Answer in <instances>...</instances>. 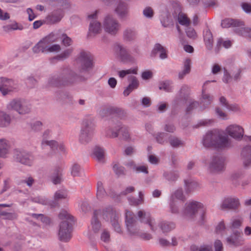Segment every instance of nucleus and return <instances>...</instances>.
<instances>
[{
	"instance_id": "1",
	"label": "nucleus",
	"mask_w": 251,
	"mask_h": 251,
	"mask_svg": "<svg viewBox=\"0 0 251 251\" xmlns=\"http://www.w3.org/2000/svg\"><path fill=\"white\" fill-rule=\"evenodd\" d=\"M186 198L181 189L176 190L172 195L170 208L173 213H180L188 219H193L199 217L200 222L202 224L205 219V208L203 205L198 201H192L186 203L185 207L179 210Z\"/></svg>"
},
{
	"instance_id": "2",
	"label": "nucleus",
	"mask_w": 251,
	"mask_h": 251,
	"mask_svg": "<svg viewBox=\"0 0 251 251\" xmlns=\"http://www.w3.org/2000/svg\"><path fill=\"white\" fill-rule=\"evenodd\" d=\"M202 144L206 148L223 149L229 146L228 137L217 130L208 131L203 136Z\"/></svg>"
},
{
	"instance_id": "3",
	"label": "nucleus",
	"mask_w": 251,
	"mask_h": 251,
	"mask_svg": "<svg viewBox=\"0 0 251 251\" xmlns=\"http://www.w3.org/2000/svg\"><path fill=\"white\" fill-rule=\"evenodd\" d=\"M58 216L62 220L58 231L59 239L61 241L68 242L72 237L74 217L65 210H61Z\"/></svg>"
},
{
	"instance_id": "4",
	"label": "nucleus",
	"mask_w": 251,
	"mask_h": 251,
	"mask_svg": "<svg viewBox=\"0 0 251 251\" xmlns=\"http://www.w3.org/2000/svg\"><path fill=\"white\" fill-rule=\"evenodd\" d=\"M64 74L59 78L54 76L50 78V85L56 87L65 86L73 83L77 79V76L72 71H66Z\"/></svg>"
},
{
	"instance_id": "5",
	"label": "nucleus",
	"mask_w": 251,
	"mask_h": 251,
	"mask_svg": "<svg viewBox=\"0 0 251 251\" xmlns=\"http://www.w3.org/2000/svg\"><path fill=\"white\" fill-rule=\"evenodd\" d=\"M126 223L127 229L131 234L138 235L145 240H149L151 238V235L150 234L146 233H140L138 231H137L135 216L130 211H126Z\"/></svg>"
},
{
	"instance_id": "6",
	"label": "nucleus",
	"mask_w": 251,
	"mask_h": 251,
	"mask_svg": "<svg viewBox=\"0 0 251 251\" xmlns=\"http://www.w3.org/2000/svg\"><path fill=\"white\" fill-rule=\"evenodd\" d=\"M102 218L106 221H110L114 230L117 232H121L122 229L118 222V214L112 206H108L103 209Z\"/></svg>"
},
{
	"instance_id": "7",
	"label": "nucleus",
	"mask_w": 251,
	"mask_h": 251,
	"mask_svg": "<svg viewBox=\"0 0 251 251\" xmlns=\"http://www.w3.org/2000/svg\"><path fill=\"white\" fill-rule=\"evenodd\" d=\"M6 107L7 110L16 111L21 115L28 113L31 109L30 105L27 102L16 99L10 101L7 104Z\"/></svg>"
},
{
	"instance_id": "8",
	"label": "nucleus",
	"mask_w": 251,
	"mask_h": 251,
	"mask_svg": "<svg viewBox=\"0 0 251 251\" xmlns=\"http://www.w3.org/2000/svg\"><path fill=\"white\" fill-rule=\"evenodd\" d=\"M92 61L93 58L89 53L85 51L81 52L79 57L76 60L80 72L87 71L91 69L93 66Z\"/></svg>"
},
{
	"instance_id": "9",
	"label": "nucleus",
	"mask_w": 251,
	"mask_h": 251,
	"mask_svg": "<svg viewBox=\"0 0 251 251\" xmlns=\"http://www.w3.org/2000/svg\"><path fill=\"white\" fill-rule=\"evenodd\" d=\"M94 125L90 121L83 122L79 140L82 143L88 142L92 137Z\"/></svg>"
},
{
	"instance_id": "10",
	"label": "nucleus",
	"mask_w": 251,
	"mask_h": 251,
	"mask_svg": "<svg viewBox=\"0 0 251 251\" xmlns=\"http://www.w3.org/2000/svg\"><path fill=\"white\" fill-rule=\"evenodd\" d=\"M103 27L106 32L112 35H115L119 30L120 25L118 22L112 17L107 16L104 19Z\"/></svg>"
},
{
	"instance_id": "11",
	"label": "nucleus",
	"mask_w": 251,
	"mask_h": 251,
	"mask_svg": "<svg viewBox=\"0 0 251 251\" xmlns=\"http://www.w3.org/2000/svg\"><path fill=\"white\" fill-rule=\"evenodd\" d=\"M225 166V159L220 154L214 155L209 165V169L212 172L223 171Z\"/></svg>"
},
{
	"instance_id": "12",
	"label": "nucleus",
	"mask_w": 251,
	"mask_h": 251,
	"mask_svg": "<svg viewBox=\"0 0 251 251\" xmlns=\"http://www.w3.org/2000/svg\"><path fill=\"white\" fill-rule=\"evenodd\" d=\"M14 156L18 161L23 164L31 166L33 163V156L24 151L15 150L14 151Z\"/></svg>"
},
{
	"instance_id": "13",
	"label": "nucleus",
	"mask_w": 251,
	"mask_h": 251,
	"mask_svg": "<svg viewBox=\"0 0 251 251\" xmlns=\"http://www.w3.org/2000/svg\"><path fill=\"white\" fill-rule=\"evenodd\" d=\"M226 242L230 245L239 246L244 244V239L242 232L238 230H236L233 231L231 236L227 238Z\"/></svg>"
},
{
	"instance_id": "14",
	"label": "nucleus",
	"mask_w": 251,
	"mask_h": 251,
	"mask_svg": "<svg viewBox=\"0 0 251 251\" xmlns=\"http://www.w3.org/2000/svg\"><path fill=\"white\" fill-rule=\"evenodd\" d=\"M226 131L229 135L236 139H240L244 135L243 128L236 125H230L226 127Z\"/></svg>"
},
{
	"instance_id": "15",
	"label": "nucleus",
	"mask_w": 251,
	"mask_h": 251,
	"mask_svg": "<svg viewBox=\"0 0 251 251\" xmlns=\"http://www.w3.org/2000/svg\"><path fill=\"white\" fill-rule=\"evenodd\" d=\"M50 133V131L49 130L46 131L43 135L44 139L42 143V148H44L45 146H49L50 148L53 150L55 149L60 151H64L65 150V147L64 145L62 143L58 144L57 142L55 141H48L45 140V139L47 137V135H48Z\"/></svg>"
},
{
	"instance_id": "16",
	"label": "nucleus",
	"mask_w": 251,
	"mask_h": 251,
	"mask_svg": "<svg viewBox=\"0 0 251 251\" xmlns=\"http://www.w3.org/2000/svg\"><path fill=\"white\" fill-rule=\"evenodd\" d=\"M59 36H60L59 34L51 33L39 42V43H41L40 45L41 46L42 49L43 50V52H48L49 45L53 42L58 41Z\"/></svg>"
},
{
	"instance_id": "17",
	"label": "nucleus",
	"mask_w": 251,
	"mask_h": 251,
	"mask_svg": "<svg viewBox=\"0 0 251 251\" xmlns=\"http://www.w3.org/2000/svg\"><path fill=\"white\" fill-rule=\"evenodd\" d=\"M13 81L6 78H0V91L3 95L7 94L13 89Z\"/></svg>"
},
{
	"instance_id": "18",
	"label": "nucleus",
	"mask_w": 251,
	"mask_h": 251,
	"mask_svg": "<svg viewBox=\"0 0 251 251\" xmlns=\"http://www.w3.org/2000/svg\"><path fill=\"white\" fill-rule=\"evenodd\" d=\"M64 16L62 9H59L53 11L46 17V22L50 24L59 22Z\"/></svg>"
},
{
	"instance_id": "19",
	"label": "nucleus",
	"mask_w": 251,
	"mask_h": 251,
	"mask_svg": "<svg viewBox=\"0 0 251 251\" xmlns=\"http://www.w3.org/2000/svg\"><path fill=\"white\" fill-rule=\"evenodd\" d=\"M240 205L239 200L235 198H228L225 199L221 207L222 209H235Z\"/></svg>"
},
{
	"instance_id": "20",
	"label": "nucleus",
	"mask_w": 251,
	"mask_h": 251,
	"mask_svg": "<svg viewBox=\"0 0 251 251\" xmlns=\"http://www.w3.org/2000/svg\"><path fill=\"white\" fill-rule=\"evenodd\" d=\"M138 217L142 223L148 224L152 230H155L156 227L154 225L153 220L151 218L149 213H147L143 210H140L138 212Z\"/></svg>"
},
{
	"instance_id": "21",
	"label": "nucleus",
	"mask_w": 251,
	"mask_h": 251,
	"mask_svg": "<svg viewBox=\"0 0 251 251\" xmlns=\"http://www.w3.org/2000/svg\"><path fill=\"white\" fill-rule=\"evenodd\" d=\"M11 144L10 142L5 138L0 139V157L5 158L10 152Z\"/></svg>"
},
{
	"instance_id": "22",
	"label": "nucleus",
	"mask_w": 251,
	"mask_h": 251,
	"mask_svg": "<svg viewBox=\"0 0 251 251\" xmlns=\"http://www.w3.org/2000/svg\"><path fill=\"white\" fill-rule=\"evenodd\" d=\"M249 140L251 142V136L249 137ZM241 156L245 166L247 167L251 164V146H247L243 148Z\"/></svg>"
},
{
	"instance_id": "23",
	"label": "nucleus",
	"mask_w": 251,
	"mask_h": 251,
	"mask_svg": "<svg viewBox=\"0 0 251 251\" xmlns=\"http://www.w3.org/2000/svg\"><path fill=\"white\" fill-rule=\"evenodd\" d=\"M103 210H96L94 212V216L92 220L91 225L92 229L95 232H98L100 227V224L98 220V217L100 216L102 218Z\"/></svg>"
},
{
	"instance_id": "24",
	"label": "nucleus",
	"mask_w": 251,
	"mask_h": 251,
	"mask_svg": "<svg viewBox=\"0 0 251 251\" xmlns=\"http://www.w3.org/2000/svg\"><path fill=\"white\" fill-rule=\"evenodd\" d=\"M101 30V24L100 23L95 21H91L90 24L88 37L95 36L100 33Z\"/></svg>"
},
{
	"instance_id": "25",
	"label": "nucleus",
	"mask_w": 251,
	"mask_h": 251,
	"mask_svg": "<svg viewBox=\"0 0 251 251\" xmlns=\"http://www.w3.org/2000/svg\"><path fill=\"white\" fill-rule=\"evenodd\" d=\"M221 25L224 28H228L231 26L240 27L244 25L243 22L232 19H226L222 21Z\"/></svg>"
},
{
	"instance_id": "26",
	"label": "nucleus",
	"mask_w": 251,
	"mask_h": 251,
	"mask_svg": "<svg viewBox=\"0 0 251 251\" xmlns=\"http://www.w3.org/2000/svg\"><path fill=\"white\" fill-rule=\"evenodd\" d=\"M203 38L205 46L207 49L211 50L213 47V36L209 29L204 31Z\"/></svg>"
},
{
	"instance_id": "27",
	"label": "nucleus",
	"mask_w": 251,
	"mask_h": 251,
	"mask_svg": "<svg viewBox=\"0 0 251 251\" xmlns=\"http://www.w3.org/2000/svg\"><path fill=\"white\" fill-rule=\"evenodd\" d=\"M243 222V218L242 217L238 216L233 218L229 228L233 231L235 229H239L242 226Z\"/></svg>"
},
{
	"instance_id": "28",
	"label": "nucleus",
	"mask_w": 251,
	"mask_h": 251,
	"mask_svg": "<svg viewBox=\"0 0 251 251\" xmlns=\"http://www.w3.org/2000/svg\"><path fill=\"white\" fill-rule=\"evenodd\" d=\"M11 118L6 112L0 111V127H6L9 125Z\"/></svg>"
},
{
	"instance_id": "29",
	"label": "nucleus",
	"mask_w": 251,
	"mask_h": 251,
	"mask_svg": "<svg viewBox=\"0 0 251 251\" xmlns=\"http://www.w3.org/2000/svg\"><path fill=\"white\" fill-rule=\"evenodd\" d=\"M121 110L116 107L111 106L106 109H103L100 111V115L102 117H106L113 114H119Z\"/></svg>"
},
{
	"instance_id": "30",
	"label": "nucleus",
	"mask_w": 251,
	"mask_h": 251,
	"mask_svg": "<svg viewBox=\"0 0 251 251\" xmlns=\"http://www.w3.org/2000/svg\"><path fill=\"white\" fill-rule=\"evenodd\" d=\"M153 51L155 54L159 53L161 59H163L167 57L166 50L159 44L155 45Z\"/></svg>"
},
{
	"instance_id": "31",
	"label": "nucleus",
	"mask_w": 251,
	"mask_h": 251,
	"mask_svg": "<svg viewBox=\"0 0 251 251\" xmlns=\"http://www.w3.org/2000/svg\"><path fill=\"white\" fill-rule=\"evenodd\" d=\"M160 20L162 25L164 27H168L170 25H173V20L171 16L167 13H164L161 14Z\"/></svg>"
},
{
	"instance_id": "32",
	"label": "nucleus",
	"mask_w": 251,
	"mask_h": 251,
	"mask_svg": "<svg viewBox=\"0 0 251 251\" xmlns=\"http://www.w3.org/2000/svg\"><path fill=\"white\" fill-rule=\"evenodd\" d=\"M2 28L3 30L6 32H8L11 30H22L23 28L22 25H19L15 21L3 26Z\"/></svg>"
},
{
	"instance_id": "33",
	"label": "nucleus",
	"mask_w": 251,
	"mask_h": 251,
	"mask_svg": "<svg viewBox=\"0 0 251 251\" xmlns=\"http://www.w3.org/2000/svg\"><path fill=\"white\" fill-rule=\"evenodd\" d=\"M97 197L100 200L107 197V194L103 188V184L100 181H99L97 183Z\"/></svg>"
},
{
	"instance_id": "34",
	"label": "nucleus",
	"mask_w": 251,
	"mask_h": 251,
	"mask_svg": "<svg viewBox=\"0 0 251 251\" xmlns=\"http://www.w3.org/2000/svg\"><path fill=\"white\" fill-rule=\"evenodd\" d=\"M53 34H59L60 36H58V41L59 39H61L62 43L65 46H69L72 45L73 41L69 37H68L66 34L62 33L61 32L58 31Z\"/></svg>"
},
{
	"instance_id": "35",
	"label": "nucleus",
	"mask_w": 251,
	"mask_h": 251,
	"mask_svg": "<svg viewBox=\"0 0 251 251\" xmlns=\"http://www.w3.org/2000/svg\"><path fill=\"white\" fill-rule=\"evenodd\" d=\"M115 11L120 16L123 17L127 14L128 8L125 3L120 2L116 8Z\"/></svg>"
},
{
	"instance_id": "36",
	"label": "nucleus",
	"mask_w": 251,
	"mask_h": 251,
	"mask_svg": "<svg viewBox=\"0 0 251 251\" xmlns=\"http://www.w3.org/2000/svg\"><path fill=\"white\" fill-rule=\"evenodd\" d=\"M191 60L190 59H186L184 63V69L182 72H180L178 75L179 78L182 79L184 76L190 72Z\"/></svg>"
},
{
	"instance_id": "37",
	"label": "nucleus",
	"mask_w": 251,
	"mask_h": 251,
	"mask_svg": "<svg viewBox=\"0 0 251 251\" xmlns=\"http://www.w3.org/2000/svg\"><path fill=\"white\" fill-rule=\"evenodd\" d=\"M93 154L98 161H102L104 158V151L102 148L96 147L94 149Z\"/></svg>"
},
{
	"instance_id": "38",
	"label": "nucleus",
	"mask_w": 251,
	"mask_h": 251,
	"mask_svg": "<svg viewBox=\"0 0 251 251\" xmlns=\"http://www.w3.org/2000/svg\"><path fill=\"white\" fill-rule=\"evenodd\" d=\"M185 185V191L187 193H189L195 189L198 186V183L191 180H185L184 181Z\"/></svg>"
},
{
	"instance_id": "39",
	"label": "nucleus",
	"mask_w": 251,
	"mask_h": 251,
	"mask_svg": "<svg viewBox=\"0 0 251 251\" xmlns=\"http://www.w3.org/2000/svg\"><path fill=\"white\" fill-rule=\"evenodd\" d=\"M177 20L179 24L186 26H188L190 23V21L187 16L181 12L178 14Z\"/></svg>"
},
{
	"instance_id": "40",
	"label": "nucleus",
	"mask_w": 251,
	"mask_h": 251,
	"mask_svg": "<svg viewBox=\"0 0 251 251\" xmlns=\"http://www.w3.org/2000/svg\"><path fill=\"white\" fill-rule=\"evenodd\" d=\"M175 225L174 223L164 222L161 223L160 228L163 232H168L175 228Z\"/></svg>"
},
{
	"instance_id": "41",
	"label": "nucleus",
	"mask_w": 251,
	"mask_h": 251,
	"mask_svg": "<svg viewBox=\"0 0 251 251\" xmlns=\"http://www.w3.org/2000/svg\"><path fill=\"white\" fill-rule=\"evenodd\" d=\"M73 51V48H69L65 50L60 54L57 55L54 59L57 60H64L68 58Z\"/></svg>"
},
{
	"instance_id": "42",
	"label": "nucleus",
	"mask_w": 251,
	"mask_h": 251,
	"mask_svg": "<svg viewBox=\"0 0 251 251\" xmlns=\"http://www.w3.org/2000/svg\"><path fill=\"white\" fill-rule=\"evenodd\" d=\"M117 50L119 51V54L121 56V59L123 61H126L128 59L129 55H128L126 50L121 45H118L117 46Z\"/></svg>"
},
{
	"instance_id": "43",
	"label": "nucleus",
	"mask_w": 251,
	"mask_h": 251,
	"mask_svg": "<svg viewBox=\"0 0 251 251\" xmlns=\"http://www.w3.org/2000/svg\"><path fill=\"white\" fill-rule=\"evenodd\" d=\"M136 38V32L132 29H127L124 32V38L127 41H132Z\"/></svg>"
},
{
	"instance_id": "44",
	"label": "nucleus",
	"mask_w": 251,
	"mask_h": 251,
	"mask_svg": "<svg viewBox=\"0 0 251 251\" xmlns=\"http://www.w3.org/2000/svg\"><path fill=\"white\" fill-rule=\"evenodd\" d=\"M236 32L239 35H241L248 38H251V28L241 27L240 28L236 29Z\"/></svg>"
},
{
	"instance_id": "45",
	"label": "nucleus",
	"mask_w": 251,
	"mask_h": 251,
	"mask_svg": "<svg viewBox=\"0 0 251 251\" xmlns=\"http://www.w3.org/2000/svg\"><path fill=\"white\" fill-rule=\"evenodd\" d=\"M62 171V169L61 168H59L55 170L54 175L52 176V182L54 184H56L61 182Z\"/></svg>"
},
{
	"instance_id": "46",
	"label": "nucleus",
	"mask_w": 251,
	"mask_h": 251,
	"mask_svg": "<svg viewBox=\"0 0 251 251\" xmlns=\"http://www.w3.org/2000/svg\"><path fill=\"white\" fill-rule=\"evenodd\" d=\"M68 198V193L66 190H59L54 194L55 201H59Z\"/></svg>"
},
{
	"instance_id": "47",
	"label": "nucleus",
	"mask_w": 251,
	"mask_h": 251,
	"mask_svg": "<svg viewBox=\"0 0 251 251\" xmlns=\"http://www.w3.org/2000/svg\"><path fill=\"white\" fill-rule=\"evenodd\" d=\"M212 101V98L210 97L209 95L206 94L204 93V90L203 88L202 89V100H201V104L206 107L205 105H208L211 103Z\"/></svg>"
},
{
	"instance_id": "48",
	"label": "nucleus",
	"mask_w": 251,
	"mask_h": 251,
	"mask_svg": "<svg viewBox=\"0 0 251 251\" xmlns=\"http://www.w3.org/2000/svg\"><path fill=\"white\" fill-rule=\"evenodd\" d=\"M223 46L225 48H229L231 46V42L229 40L223 41L222 38H219L217 41L216 48L218 50L220 47Z\"/></svg>"
},
{
	"instance_id": "49",
	"label": "nucleus",
	"mask_w": 251,
	"mask_h": 251,
	"mask_svg": "<svg viewBox=\"0 0 251 251\" xmlns=\"http://www.w3.org/2000/svg\"><path fill=\"white\" fill-rule=\"evenodd\" d=\"M137 68L130 69L126 70H122L118 72V75L121 78H124L126 75L133 74H137Z\"/></svg>"
},
{
	"instance_id": "50",
	"label": "nucleus",
	"mask_w": 251,
	"mask_h": 251,
	"mask_svg": "<svg viewBox=\"0 0 251 251\" xmlns=\"http://www.w3.org/2000/svg\"><path fill=\"white\" fill-rule=\"evenodd\" d=\"M119 129H113L111 128H108L106 131V136L110 138H115L118 135Z\"/></svg>"
},
{
	"instance_id": "51",
	"label": "nucleus",
	"mask_w": 251,
	"mask_h": 251,
	"mask_svg": "<svg viewBox=\"0 0 251 251\" xmlns=\"http://www.w3.org/2000/svg\"><path fill=\"white\" fill-rule=\"evenodd\" d=\"M32 216L37 219H39L41 222L46 225L50 224V219L47 217H45L42 214L37 215L36 214H34L32 215Z\"/></svg>"
},
{
	"instance_id": "52",
	"label": "nucleus",
	"mask_w": 251,
	"mask_h": 251,
	"mask_svg": "<svg viewBox=\"0 0 251 251\" xmlns=\"http://www.w3.org/2000/svg\"><path fill=\"white\" fill-rule=\"evenodd\" d=\"M132 205H138L142 204L144 202V194L142 192H139V199L137 200H135V201L132 202L130 201Z\"/></svg>"
},
{
	"instance_id": "53",
	"label": "nucleus",
	"mask_w": 251,
	"mask_h": 251,
	"mask_svg": "<svg viewBox=\"0 0 251 251\" xmlns=\"http://www.w3.org/2000/svg\"><path fill=\"white\" fill-rule=\"evenodd\" d=\"M80 170V166L77 164H74L72 168L71 174L74 176H77L79 175Z\"/></svg>"
},
{
	"instance_id": "54",
	"label": "nucleus",
	"mask_w": 251,
	"mask_h": 251,
	"mask_svg": "<svg viewBox=\"0 0 251 251\" xmlns=\"http://www.w3.org/2000/svg\"><path fill=\"white\" fill-rule=\"evenodd\" d=\"M225 225L223 221L220 222L216 227V232L223 235V232L225 230Z\"/></svg>"
},
{
	"instance_id": "55",
	"label": "nucleus",
	"mask_w": 251,
	"mask_h": 251,
	"mask_svg": "<svg viewBox=\"0 0 251 251\" xmlns=\"http://www.w3.org/2000/svg\"><path fill=\"white\" fill-rule=\"evenodd\" d=\"M130 78L131 79V83H130L128 86L133 90L137 88L139 85V82L136 78L134 76H131Z\"/></svg>"
},
{
	"instance_id": "56",
	"label": "nucleus",
	"mask_w": 251,
	"mask_h": 251,
	"mask_svg": "<svg viewBox=\"0 0 251 251\" xmlns=\"http://www.w3.org/2000/svg\"><path fill=\"white\" fill-rule=\"evenodd\" d=\"M159 89L169 92L171 90V83L169 81H165L160 84Z\"/></svg>"
},
{
	"instance_id": "57",
	"label": "nucleus",
	"mask_w": 251,
	"mask_h": 251,
	"mask_svg": "<svg viewBox=\"0 0 251 251\" xmlns=\"http://www.w3.org/2000/svg\"><path fill=\"white\" fill-rule=\"evenodd\" d=\"M121 125L118 126L120 127V131L122 133V136L124 139L127 140L129 138V134L128 130L126 127L122 126L120 127Z\"/></svg>"
},
{
	"instance_id": "58",
	"label": "nucleus",
	"mask_w": 251,
	"mask_h": 251,
	"mask_svg": "<svg viewBox=\"0 0 251 251\" xmlns=\"http://www.w3.org/2000/svg\"><path fill=\"white\" fill-rule=\"evenodd\" d=\"M186 32L187 36L190 38L195 39L197 37V33L195 30L191 27L188 28Z\"/></svg>"
},
{
	"instance_id": "59",
	"label": "nucleus",
	"mask_w": 251,
	"mask_h": 251,
	"mask_svg": "<svg viewBox=\"0 0 251 251\" xmlns=\"http://www.w3.org/2000/svg\"><path fill=\"white\" fill-rule=\"evenodd\" d=\"M154 12L152 9L150 7H146L143 11L144 15L147 18H151Z\"/></svg>"
},
{
	"instance_id": "60",
	"label": "nucleus",
	"mask_w": 251,
	"mask_h": 251,
	"mask_svg": "<svg viewBox=\"0 0 251 251\" xmlns=\"http://www.w3.org/2000/svg\"><path fill=\"white\" fill-rule=\"evenodd\" d=\"M60 50L61 47L59 45L54 44L50 46L49 45L48 49V52H58L60 51Z\"/></svg>"
},
{
	"instance_id": "61",
	"label": "nucleus",
	"mask_w": 251,
	"mask_h": 251,
	"mask_svg": "<svg viewBox=\"0 0 251 251\" xmlns=\"http://www.w3.org/2000/svg\"><path fill=\"white\" fill-rule=\"evenodd\" d=\"M170 144L174 147H177L182 144V142L177 138L173 137L170 139Z\"/></svg>"
},
{
	"instance_id": "62",
	"label": "nucleus",
	"mask_w": 251,
	"mask_h": 251,
	"mask_svg": "<svg viewBox=\"0 0 251 251\" xmlns=\"http://www.w3.org/2000/svg\"><path fill=\"white\" fill-rule=\"evenodd\" d=\"M113 169L115 173L119 176L124 174L125 169L123 167L116 164L113 166Z\"/></svg>"
},
{
	"instance_id": "63",
	"label": "nucleus",
	"mask_w": 251,
	"mask_h": 251,
	"mask_svg": "<svg viewBox=\"0 0 251 251\" xmlns=\"http://www.w3.org/2000/svg\"><path fill=\"white\" fill-rule=\"evenodd\" d=\"M14 217V215L11 213L4 212H0V218L1 219L12 220Z\"/></svg>"
},
{
	"instance_id": "64",
	"label": "nucleus",
	"mask_w": 251,
	"mask_h": 251,
	"mask_svg": "<svg viewBox=\"0 0 251 251\" xmlns=\"http://www.w3.org/2000/svg\"><path fill=\"white\" fill-rule=\"evenodd\" d=\"M215 251H222L223 249V244L220 240H216L214 243Z\"/></svg>"
}]
</instances>
